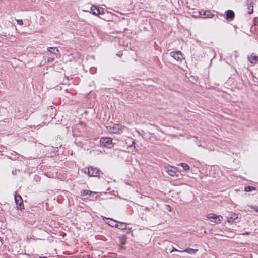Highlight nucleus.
<instances>
[{"instance_id": "nucleus-1", "label": "nucleus", "mask_w": 258, "mask_h": 258, "mask_svg": "<svg viewBox=\"0 0 258 258\" xmlns=\"http://www.w3.org/2000/svg\"><path fill=\"white\" fill-rule=\"evenodd\" d=\"M84 173H87L89 176L97 177L99 175L100 171L96 168L90 167L85 168L82 170Z\"/></svg>"}, {"instance_id": "nucleus-2", "label": "nucleus", "mask_w": 258, "mask_h": 258, "mask_svg": "<svg viewBox=\"0 0 258 258\" xmlns=\"http://www.w3.org/2000/svg\"><path fill=\"white\" fill-rule=\"evenodd\" d=\"M101 146L108 148H111L113 146L112 139L110 137H102L100 139Z\"/></svg>"}, {"instance_id": "nucleus-3", "label": "nucleus", "mask_w": 258, "mask_h": 258, "mask_svg": "<svg viewBox=\"0 0 258 258\" xmlns=\"http://www.w3.org/2000/svg\"><path fill=\"white\" fill-rule=\"evenodd\" d=\"M206 217L212 222L215 224L220 223L223 219L222 216L216 215L213 213L209 214L206 216Z\"/></svg>"}, {"instance_id": "nucleus-4", "label": "nucleus", "mask_w": 258, "mask_h": 258, "mask_svg": "<svg viewBox=\"0 0 258 258\" xmlns=\"http://www.w3.org/2000/svg\"><path fill=\"white\" fill-rule=\"evenodd\" d=\"M123 127L120 124H114L113 126H110L109 132L113 134H120L122 132Z\"/></svg>"}, {"instance_id": "nucleus-5", "label": "nucleus", "mask_w": 258, "mask_h": 258, "mask_svg": "<svg viewBox=\"0 0 258 258\" xmlns=\"http://www.w3.org/2000/svg\"><path fill=\"white\" fill-rule=\"evenodd\" d=\"M15 201L16 204H17L18 209H22L24 208L23 200L21 196L20 195L16 194L15 195Z\"/></svg>"}, {"instance_id": "nucleus-6", "label": "nucleus", "mask_w": 258, "mask_h": 258, "mask_svg": "<svg viewBox=\"0 0 258 258\" xmlns=\"http://www.w3.org/2000/svg\"><path fill=\"white\" fill-rule=\"evenodd\" d=\"M170 55L177 61H181L183 58L182 54L180 51H172Z\"/></svg>"}, {"instance_id": "nucleus-7", "label": "nucleus", "mask_w": 258, "mask_h": 258, "mask_svg": "<svg viewBox=\"0 0 258 258\" xmlns=\"http://www.w3.org/2000/svg\"><path fill=\"white\" fill-rule=\"evenodd\" d=\"M166 171L167 172V173L169 175H170V176H178V175H177L178 171H177V169L174 167H172V166L168 167L166 168Z\"/></svg>"}, {"instance_id": "nucleus-8", "label": "nucleus", "mask_w": 258, "mask_h": 258, "mask_svg": "<svg viewBox=\"0 0 258 258\" xmlns=\"http://www.w3.org/2000/svg\"><path fill=\"white\" fill-rule=\"evenodd\" d=\"M91 10L93 14L97 15V16L99 15V14H101L103 13V10H102V13L101 10L98 8L96 7L95 6H92L91 7Z\"/></svg>"}, {"instance_id": "nucleus-9", "label": "nucleus", "mask_w": 258, "mask_h": 258, "mask_svg": "<svg viewBox=\"0 0 258 258\" xmlns=\"http://www.w3.org/2000/svg\"><path fill=\"white\" fill-rule=\"evenodd\" d=\"M199 13L200 15L204 16V18H211L214 16L210 11H200Z\"/></svg>"}, {"instance_id": "nucleus-10", "label": "nucleus", "mask_w": 258, "mask_h": 258, "mask_svg": "<svg viewBox=\"0 0 258 258\" xmlns=\"http://www.w3.org/2000/svg\"><path fill=\"white\" fill-rule=\"evenodd\" d=\"M248 59L249 62L252 64H256L258 62V56L256 55L252 54L248 57Z\"/></svg>"}, {"instance_id": "nucleus-11", "label": "nucleus", "mask_w": 258, "mask_h": 258, "mask_svg": "<svg viewBox=\"0 0 258 258\" xmlns=\"http://www.w3.org/2000/svg\"><path fill=\"white\" fill-rule=\"evenodd\" d=\"M238 218V215L235 213H232L229 217H227V222L229 223H232L234 220Z\"/></svg>"}, {"instance_id": "nucleus-12", "label": "nucleus", "mask_w": 258, "mask_h": 258, "mask_svg": "<svg viewBox=\"0 0 258 258\" xmlns=\"http://www.w3.org/2000/svg\"><path fill=\"white\" fill-rule=\"evenodd\" d=\"M47 51L56 55L59 54V51L56 47H48L47 48Z\"/></svg>"}, {"instance_id": "nucleus-13", "label": "nucleus", "mask_w": 258, "mask_h": 258, "mask_svg": "<svg viewBox=\"0 0 258 258\" xmlns=\"http://www.w3.org/2000/svg\"><path fill=\"white\" fill-rule=\"evenodd\" d=\"M198 251V249L192 248H186L183 250L180 251V252H187L191 254H195Z\"/></svg>"}, {"instance_id": "nucleus-14", "label": "nucleus", "mask_w": 258, "mask_h": 258, "mask_svg": "<svg viewBox=\"0 0 258 258\" xmlns=\"http://www.w3.org/2000/svg\"><path fill=\"white\" fill-rule=\"evenodd\" d=\"M234 13L232 10H227L226 14L227 19H233L234 17Z\"/></svg>"}, {"instance_id": "nucleus-15", "label": "nucleus", "mask_w": 258, "mask_h": 258, "mask_svg": "<svg viewBox=\"0 0 258 258\" xmlns=\"http://www.w3.org/2000/svg\"><path fill=\"white\" fill-rule=\"evenodd\" d=\"M106 219L108 220L107 223L108 224V225L111 227H116V225L118 222L117 221L111 218H106Z\"/></svg>"}, {"instance_id": "nucleus-16", "label": "nucleus", "mask_w": 258, "mask_h": 258, "mask_svg": "<svg viewBox=\"0 0 258 258\" xmlns=\"http://www.w3.org/2000/svg\"><path fill=\"white\" fill-rule=\"evenodd\" d=\"M127 224L125 223L117 222L116 227L121 230H124L126 228Z\"/></svg>"}, {"instance_id": "nucleus-17", "label": "nucleus", "mask_w": 258, "mask_h": 258, "mask_svg": "<svg viewBox=\"0 0 258 258\" xmlns=\"http://www.w3.org/2000/svg\"><path fill=\"white\" fill-rule=\"evenodd\" d=\"M238 52L237 51H233L231 55V60H236L237 57L238 56Z\"/></svg>"}, {"instance_id": "nucleus-18", "label": "nucleus", "mask_w": 258, "mask_h": 258, "mask_svg": "<svg viewBox=\"0 0 258 258\" xmlns=\"http://www.w3.org/2000/svg\"><path fill=\"white\" fill-rule=\"evenodd\" d=\"M95 192L88 190H83L81 191V195L82 196H85L87 195H91L92 194H94Z\"/></svg>"}, {"instance_id": "nucleus-19", "label": "nucleus", "mask_w": 258, "mask_h": 258, "mask_svg": "<svg viewBox=\"0 0 258 258\" xmlns=\"http://www.w3.org/2000/svg\"><path fill=\"white\" fill-rule=\"evenodd\" d=\"M180 165L183 168V169L185 171H189L190 169L189 166L185 163H181L180 164Z\"/></svg>"}, {"instance_id": "nucleus-20", "label": "nucleus", "mask_w": 258, "mask_h": 258, "mask_svg": "<svg viewBox=\"0 0 258 258\" xmlns=\"http://www.w3.org/2000/svg\"><path fill=\"white\" fill-rule=\"evenodd\" d=\"M253 5L252 2H251L248 6V13L250 14H252L253 12Z\"/></svg>"}, {"instance_id": "nucleus-21", "label": "nucleus", "mask_w": 258, "mask_h": 258, "mask_svg": "<svg viewBox=\"0 0 258 258\" xmlns=\"http://www.w3.org/2000/svg\"><path fill=\"white\" fill-rule=\"evenodd\" d=\"M254 189H255V188L251 186H245L244 188V190L246 192L251 191Z\"/></svg>"}, {"instance_id": "nucleus-22", "label": "nucleus", "mask_w": 258, "mask_h": 258, "mask_svg": "<svg viewBox=\"0 0 258 258\" xmlns=\"http://www.w3.org/2000/svg\"><path fill=\"white\" fill-rule=\"evenodd\" d=\"M16 21H17V24H18V25H22L23 24V21L21 19H17V20H16Z\"/></svg>"}, {"instance_id": "nucleus-23", "label": "nucleus", "mask_w": 258, "mask_h": 258, "mask_svg": "<svg viewBox=\"0 0 258 258\" xmlns=\"http://www.w3.org/2000/svg\"><path fill=\"white\" fill-rule=\"evenodd\" d=\"M253 24L254 25L258 26V19L256 18H254Z\"/></svg>"}, {"instance_id": "nucleus-24", "label": "nucleus", "mask_w": 258, "mask_h": 258, "mask_svg": "<svg viewBox=\"0 0 258 258\" xmlns=\"http://www.w3.org/2000/svg\"><path fill=\"white\" fill-rule=\"evenodd\" d=\"M251 208L253 209L255 211L258 212V207L257 206H250Z\"/></svg>"}, {"instance_id": "nucleus-25", "label": "nucleus", "mask_w": 258, "mask_h": 258, "mask_svg": "<svg viewBox=\"0 0 258 258\" xmlns=\"http://www.w3.org/2000/svg\"><path fill=\"white\" fill-rule=\"evenodd\" d=\"M120 243L121 245H124L125 244V240L123 239H120Z\"/></svg>"}, {"instance_id": "nucleus-26", "label": "nucleus", "mask_w": 258, "mask_h": 258, "mask_svg": "<svg viewBox=\"0 0 258 258\" xmlns=\"http://www.w3.org/2000/svg\"><path fill=\"white\" fill-rule=\"evenodd\" d=\"M180 250H179L178 249H177L176 248H175V247H174L171 251H170V253H172L174 251H179L180 252Z\"/></svg>"}, {"instance_id": "nucleus-27", "label": "nucleus", "mask_w": 258, "mask_h": 258, "mask_svg": "<svg viewBox=\"0 0 258 258\" xmlns=\"http://www.w3.org/2000/svg\"><path fill=\"white\" fill-rule=\"evenodd\" d=\"M117 55L118 56H119V57L121 56L122 55V52H121V51L119 52L117 54Z\"/></svg>"}, {"instance_id": "nucleus-28", "label": "nucleus", "mask_w": 258, "mask_h": 258, "mask_svg": "<svg viewBox=\"0 0 258 258\" xmlns=\"http://www.w3.org/2000/svg\"><path fill=\"white\" fill-rule=\"evenodd\" d=\"M53 60V58H48L47 59L48 62H51Z\"/></svg>"}, {"instance_id": "nucleus-29", "label": "nucleus", "mask_w": 258, "mask_h": 258, "mask_svg": "<svg viewBox=\"0 0 258 258\" xmlns=\"http://www.w3.org/2000/svg\"><path fill=\"white\" fill-rule=\"evenodd\" d=\"M40 258H47L46 257H40Z\"/></svg>"}, {"instance_id": "nucleus-30", "label": "nucleus", "mask_w": 258, "mask_h": 258, "mask_svg": "<svg viewBox=\"0 0 258 258\" xmlns=\"http://www.w3.org/2000/svg\"><path fill=\"white\" fill-rule=\"evenodd\" d=\"M39 258H40V257H39Z\"/></svg>"}]
</instances>
